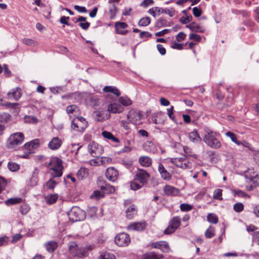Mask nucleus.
Returning <instances> with one entry per match:
<instances>
[{
	"label": "nucleus",
	"instance_id": "obj_24",
	"mask_svg": "<svg viewBox=\"0 0 259 259\" xmlns=\"http://www.w3.org/2000/svg\"><path fill=\"white\" fill-rule=\"evenodd\" d=\"M39 141L38 139L33 140L30 142L25 144L24 147L25 149L30 151H32L33 149H36L39 146Z\"/></svg>",
	"mask_w": 259,
	"mask_h": 259
},
{
	"label": "nucleus",
	"instance_id": "obj_52",
	"mask_svg": "<svg viewBox=\"0 0 259 259\" xmlns=\"http://www.w3.org/2000/svg\"><path fill=\"white\" fill-rule=\"evenodd\" d=\"M22 42L27 46H35V42L33 39L30 38H25L22 39Z\"/></svg>",
	"mask_w": 259,
	"mask_h": 259
},
{
	"label": "nucleus",
	"instance_id": "obj_35",
	"mask_svg": "<svg viewBox=\"0 0 259 259\" xmlns=\"http://www.w3.org/2000/svg\"><path fill=\"white\" fill-rule=\"evenodd\" d=\"M78 110V107L75 105H69L67 106L66 108V111L70 116H71V114H74V113H77Z\"/></svg>",
	"mask_w": 259,
	"mask_h": 259
},
{
	"label": "nucleus",
	"instance_id": "obj_3",
	"mask_svg": "<svg viewBox=\"0 0 259 259\" xmlns=\"http://www.w3.org/2000/svg\"><path fill=\"white\" fill-rule=\"evenodd\" d=\"M49 165L52 166L50 168L51 177L58 178L62 175V161L59 158L56 157L51 159Z\"/></svg>",
	"mask_w": 259,
	"mask_h": 259
},
{
	"label": "nucleus",
	"instance_id": "obj_36",
	"mask_svg": "<svg viewBox=\"0 0 259 259\" xmlns=\"http://www.w3.org/2000/svg\"><path fill=\"white\" fill-rule=\"evenodd\" d=\"M144 185L139 182L138 181H136L135 178L131 183V188L133 190H137L141 188Z\"/></svg>",
	"mask_w": 259,
	"mask_h": 259
},
{
	"label": "nucleus",
	"instance_id": "obj_48",
	"mask_svg": "<svg viewBox=\"0 0 259 259\" xmlns=\"http://www.w3.org/2000/svg\"><path fill=\"white\" fill-rule=\"evenodd\" d=\"M0 105L2 106H4L7 107L8 108H9L15 109L16 108V107L18 105V103H10V102L3 103V100L0 99Z\"/></svg>",
	"mask_w": 259,
	"mask_h": 259
},
{
	"label": "nucleus",
	"instance_id": "obj_56",
	"mask_svg": "<svg viewBox=\"0 0 259 259\" xmlns=\"http://www.w3.org/2000/svg\"><path fill=\"white\" fill-rule=\"evenodd\" d=\"M29 206L26 204H24L20 206V211L21 213L23 215L26 214L29 211Z\"/></svg>",
	"mask_w": 259,
	"mask_h": 259
},
{
	"label": "nucleus",
	"instance_id": "obj_64",
	"mask_svg": "<svg viewBox=\"0 0 259 259\" xmlns=\"http://www.w3.org/2000/svg\"><path fill=\"white\" fill-rule=\"evenodd\" d=\"M193 14L196 17H198L201 14V10L197 7H194L193 8Z\"/></svg>",
	"mask_w": 259,
	"mask_h": 259
},
{
	"label": "nucleus",
	"instance_id": "obj_30",
	"mask_svg": "<svg viewBox=\"0 0 259 259\" xmlns=\"http://www.w3.org/2000/svg\"><path fill=\"white\" fill-rule=\"evenodd\" d=\"M189 138L191 141L194 143H197L201 141V138L198 133L194 131L189 134Z\"/></svg>",
	"mask_w": 259,
	"mask_h": 259
},
{
	"label": "nucleus",
	"instance_id": "obj_28",
	"mask_svg": "<svg viewBox=\"0 0 259 259\" xmlns=\"http://www.w3.org/2000/svg\"><path fill=\"white\" fill-rule=\"evenodd\" d=\"M225 135L227 137L230 138V139L231 140V141L233 142L236 144L237 145H239V146L241 145L243 146H245V145H244V144L243 143H242L240 141H239L237 140L236 135L235 134H234L233 133L231 132H227V133H226Z\"/></svg>",
	"mask_w": 259,
	"mask_h": 259
},
{
	"label": "nucleus",
	"instance_id": "obj_47",
	"mask_svg": "<svg viewBox=\"0 0 259 259\" xmlns=\"http://www.w3.org/2000/svg\"><path fill=\"white\" fill-rule=\"evenodd\" d=\"M45 248L50 252H53L58 247V244H45Z\"/></svg>",
	"mask_w": 259,
	"mask_h": 259
},
{
	"label": "nucleus",
	"instance_id": "obj_12",
	"mask_svg": "<svg viewBox=\"0 0 259 259\" xmlns=\"http://www.w3.org/2000/svg\"><path fill=\"white\" fill-rule=\"evenodd\" d=\"M127 118L130 122L137 124L142 118V114L138 111H130L127 115Z\"/></svg>",
	"mask_w": 259,
	"mask_h": 259
},
{
	"label": "nucleus",
	"instance_id": "obj_59",
	"mask_svg": "<svg viewBox=\"0 0 259 259\" xmlns=\"http://www.w3.org/2000/svg\"><path fill=\"white\" fill-rule=\"evenodd\" d=\"M69 17L66 16H62L60 19V22L61 24H65L67 26H69L70 24L68 23V20H69Z\"/></svg>",
	"mask_w": 259,
	"mask_h": 259
},
{
	"label": "nucleus",
	"instance_id": "obj_49",
	"mask_svg": "<svg viewBox=\"0 0 259 259\" xmlns=\"http://www.w3.org/2000/svg\"><path fill=\"white\" fill-rule=\"evenodd\" d=\"M214 235V229L213 227L210 226L205 231V235L206 238H210Z\"/></svg>",
	"mask_w": 259,
	"mask_h": 259
},
{
	"label": "nucleus",
	"instance_id": "obj_10",
	"mask_svg": "<svg viewBox=\"0 0 259 259\" xmlns=\"http://www.w3.org/2000/svg\"><path fill=\"white\" fill-rule=\"evenodd\" d=\"M149 177L150 175L146 170L143 169H138L135 178L136 181H138L139 182L144 185L147 183Z\"/></svg>",
	"mask_w": 259,
	"mask_h": 259
},
{
	"label": "nucleus",
	"instance_id": "obj_11",
	"mask_svg": "<svg viewBox=\"0 0 259 259\" xmlns=\"http://www.w3.org/2000/svg\"><path fill=\"white\" fill-rule=\"evenodd\" d=\"M147 226L145 221L133 222L130 223L126 227L129 231H142L145 230Z\"/></svg>",
	"mask_w": 259,
	"mask_h": 259
},
{
	"label": "nucleus",
	"instance_id": "obj_60",
	"mask_svg": "<svg viewBox=\"0 0 259 259\" xmlns=\"http://www.w3.org/2000/svg\"><path fill=\"white\" fill-rule=\"evenodd\" d=\"M154 1L153 0H144L140 4V6L146 8L149 5H151L153 4Z\"/></svg>",
	"mask_w": 259,
	"mask_h": 259
},
{
	"label": "nucleus",
	"instance_id": "obj_54",
	"mask_svg": "<svg viewBox=\"0 0 259 259\" xmlns=\"http://www.w3.org/2000/svg\"><path fill=\"white\" fill-rule=\"evenodd\" d=\"M222 190L218 189L214 191L213 194V198L215 199L222 200L223 198L222 197Z\"/></svg>",
	"mask_w": 259,
	"mask_h": 259
},
{
	"label": "nucleus",
	"instance_id": "obj_40",
	"mask_svg": "<svg viewBox=\"0 0 259 259\" xmlns=\"http://www.w3.org/2000/svg\"><path fill=\"white\" fill-rule=\"evenodd\" d=\"M88 170L85 168H80L77 172V176L78 179H82L87 176Z\"/></svg>",
	"mask_w": 259,
	"mask_h": 259
},
{
	"label": "nucleus",
	"instance_id": "obj_38",
	"mask_svg": "<svg viewBox=\"0 0 259 259\" xmlns=\"http://www.w3.org/2000/svg\"><path fill=\"white\" fill-rule=\"evenodd\" d=\"M25 122L35 124L38 122L39 120L34 116H25L24 117Z\"/></svg>",
	"mask_w": 259,
	"mask_h": 259
},
{
	"label": "nucleus",
	"instance_id": "obj_43",
	"mask_svg": "<svg viewBox=\"0 0 259 259\" xmlns=\"http://www.w3.org/2000/svg\"><path fill=\"white\" fill-rule=\"evenodd\" d=\"M8 167L11 171H16L20 168V165L16 162H9L8 164Z\"/></svg>",
	"mask_w": 259,
	"mask_h": 259
},
{
	"label": "nucleus",
	"instance_id": "obj_4",
	"mask_svg": "<svg viewBox=\"0 0 259 259\" xmlns=\"http://www.w3.org/2000/svg\"><path fill=\"white\" fill-rule=\"evenodd\" d=\"M68 215L72 222H77L84 219L85 213L79 207L74 206L68 212Z\"/></svg>",
	"mask_w": 259,
	"mask_h": 259
},
{
	"label": "nucleus",
	"instance_id": "obj_33",
	"mask_svg": "<svg viewBox=\"0 0 259 259\" xmlns=\"http://www.w3.org/2000/svg\"><path fill=\"white\" fill-rule=\"evenodd\" d=\"M22 200V198L19 197L11 198L5 201V204L8 206L15 205L20 203Z\"/></svg>",
	"mask_w": 259,
	"mask_h": 259
},
{
	"label": "nucleus",
	"instance_id": "obj_8",
	"mask_svg": "<svg viewBox=\"0 0 259 259\" xmlns=\"http://www.w3.org/2000/svg\"><path fill=\"white\" fill-rule=\"evenodd\" d=\"M170 161L179 167L184 169L189 168L190 167V163L186 155H183L181 157L171 158H170Z\"/></svg>",
	"mask_w": 259,
	"mask_h": 259
},
{
	"label": "nucleus",
	"instance_id": "obj_6",
	"mask_svg": "<svg viewBox=\"0 0 259 259\" xmlns=\"http://www.w3.org/2000/svg\"><path fill=\"white\" fill-rule=\"evenodd\" d=\"M24 136L22 133H16L12 134L9 139L8 146L9 148H15L22 143Z\"/></svg>",
	"mask_w": 259,
	"mask_h": 259
},
{
	"label": "nucleus",
	"instance_id": "obj_16",
	"mask_svg": "<svg viewBox=\"0 0 259 259\" xmlns=\"http://www.w3.org/2000/svg\"><path fill=\"white\" fill-rule=\"evenodd\" d=\"M158 171L160 177L163 180L168 181L171 178V175L167 171L162 164L160 163L158 167Z\"/></svg>",
	"mask_w": 259,
	"mask_h": 259
},
{
	"label": "nucleus",
	"instance_id": "obj_15",
	"mask_svg": "<svg viewBox=\"0 0 259 259\" xmlns=\"http://www.w3.org/2000/svg\"><path fill=\"white\" fill-rule=\"evenodd\" d=\"M22 96L21 89L19 88L13 89L7 93V96L10 99L18 101Z\"/></svg>",
	"mask_w": 259,
	"mask_h": 259
},
{
	"label": "nucleus",
	"instance_id": "obj_62",
	"mask_svg": "<svg viewBox=\"0 0 259 259\" xmlns=\"http://www.w3.org/2000/svg\"><path fill=\"white\" fill-rule=\"evenodd\" d=\"M167 111L169 117L174 120L175 119V116L174 115V106H171L169 109H167Z\"/></svg>",
	"mask_w": 259,
	"mask_h": 259
},
{
	"label": "nucleus",
	"instance_id": "obj_23",
	"mask_svg": "<svg viewBox=\"0 0 259 259\" xmlns=\"http://www.w3.org/2000/svg\"><path fill=\"white\" fill-rule=\"evenodd\" d=\"M139 162L142 166L149 167L151 165L152 160L150 157L142 156L139 158Z\"/></svg>",
	"mask_w": 259,
	"mask_h": 259
},
{
	"label": "nucleus",
	"instance_id": "obj_2",
	"mask_svg": "<svg viewBox=\"0 0 259 259\" xmlns=\"http://www.w3.org/2000/svg\"><path fill=\"white\" fill-rule=\"evenodd\" d=\"M84 244H74L69 246L70 253L74 256L79 258L84 257L87 255L88 250H91V246H85Z\"/></svg>",
	"mask_w": 259,
	"mask_h": 259
},
{
	"label": "nucleus",
	"instance_id": "obj_18",
	"mask_svg": "<svg viewBox=\"0 0 259 259\" xmlns=\"http://www.w3.org/2000/svg\"><path fill=\"white\" fill-rule=\"evenodd\" d=\"M128 26L127 24L123 22H116L115 23L116 33L119 34L125 35L127 33V30L123 29Z\"/></svg>",
	"mask_w": 259,
	"mask_h": 259
},
{
	"label": "nucleus",
	"instance_id": "obj_51",
	"mask_svg": "<svg viewBox=\"0 0 259 259\" xmlns=\"http://www.w3.org/2000/svg\"><path fill=\"white\" fill-rule=\"evenodd\" d=\"M180 208L182 211H188L191 210L193 207L190 204L187 203H182L180 205Z\"/></svg>",
	"mask_w": 259,
	"mask_h": 259
},
{
	"label": "nucleus",
	"instance_id": "obj_17",
	"mask_svg": "<svg viewBox=\"0 0 259 259\" xmlns=\"http://www.w3.org/2000/svg\"><path fill=\"white\" fill-rule=\"evenodd\" d=\"M244 175L249 181L259 180V174L254 171L253 168H248L245 171Z\"/></svg>",
	"mask_w": 259,
	"mask_h": 259
},
{
	"label": "nucleus",
	"instance_id": "obj_31",
	"mask_svg": "<svg viewBox=\"0 0 259 259\" xmlns=\"http://www.w3.org/2000/svg\"><path fill=\"white\" fill-rule=\"evenodd\" d=\"M102 136L104 138L111 140L114 142L118 143L119 140L118 138L114 137L112 133L107 131H103L102 133Z\"/></svg>",
	"mask_w": 259,
	"mask_h": 259
},
{
	"label": "nucleus",
	"instance_id": "obj_42",
	"mask_svg": "<svg viewBox=\"0 0 259 259\" xmlns=\"http://www.w3.org/2000/svg\"><path fill=\"white\" fill-rule=\"evenodd\" d=\"M99 102V99L97 96H92L89 98V103L91 106H97Z\"/></svg>",
	"mask_w": 259,
	"mask_h": 259
},
{
	"label": "nucleus",
	"instance_id": "obj_34",
	"mask_svg": "<svg viewBox=\"0 0 259 259\" xmlns=\"http://www.w3.org/2000/svg\"><path fill=\"white\" fill-rule=\"evenodd\" d=\"M58 196L56 194H50L45 197V200L48 204H52L56 202Z\"/></svg>",
	"mask_w": 259,
	"mask_h": 259
},
{
	"label": "nucleus",
	"instance_id": "obj_37",
	"mask_svg": "<svg viewBox=\"0 0 259 259\" xmlns=\"http://www.w3.org/2000/svg\"><path fill=\"white\" fill-rule=\"evenodd\" d=\"M98 259H116L115 255L109 252H103L101 253Z\"/></svg>",
	"mask_w": 259,
	"mask_h": 259
},
{
	"label": "nucleus",
	"instance_id": "obj_45",
	"mask_svg": "<svg viewBox=\"0 0 259 259\" xmlns=\"http://www.w3.org/2000/svg\"><path fill=\"white\" fill-rule=\"evenodd\" d=\"M150 22L151 19L150 17H146L141 19L138 23V24L139 26H146L148 25L150 23Z\"/></svg>",
	"mask_w": 259,
	"mask_h": 259
},
{
	"label": "nucleus",
	"instance_id": "obj_50",
	"mask_svg": "<svg viewBox=\"0 0 259 259\" xmlns=\"http://www.w3.org/2000/svg\"><path fill=\"white\" fill-rule=\"evenodd\" d=\"M120 125L126 131V134L131 132V128L128 125V122L125 120H121L120 121Z\"/></svg>",
	"mask_w": 259,
	"mask_h": 259
},
{
	"label": "nucleus",
	"instance_id": "obj_13",
	"mask_svg": "<svg viewBox=\"0 0 259 259\" xmlns=\"http://www.w3.org/2000/svg\"><path fill=\"white\" fill-rule=\"evenodd\" d=\"M124 109L123 107H122L120 104L117 103L110 104L107 107V110L108 112L114 114L122 113Z\"/></svg>",
	"mask_w": 259,
	"mask_h": 259
},
{
	"label": "nucleus",
	"instance_id": "obj_9",
	"mask_svg": "<svg viewBox=\"0 0 259 259\" xmlns=\"http://www.w3.org/2000/svg\"><path fill=\"white\" fill-rule=\"evenodd\" d=\"M181 222V220L179 217L176 216L172 218L169 222L168 227L164 230V233L170 234L175 232L180 226Z\"/></svg>",
	"mask_w": 259,
	"mask_h": 259
},
{
	"label": "nucleus",
	"instance_id": "obj_19",
	"mask_svg": "<svg viewBox=\"0 0 259 259\" xmlns=\"http://www.w3.org/2000/svg\"><path fill=\"white\" fill-rule=\"evenodd\" d=\"M115 243H130L131 239L128 234L126 233H121L117 234L114 239Z\"/></svg>",
	"mask_w": 259,
	"mask_h": 259
},
{
	"label": "nucleus",
	"instance_id": "obj_29",
	"mask_svg": "<svg viewBox=\"0 0 259 259\" xmlns=\"http://www.w3.org/2000/svg\"><path fill=\"white\" fill-rule=\"evenodd\" d=\"M103 91L106 93H112L117 97L120 95L119 91L113 86H106L103 88Z\"/></svg>",
	"mask_w": 259,
	"mask_h": 259
},
{
	"label": "nucleus",
	"instance_id": "obj_32",
	"mask_svg": "<svg viewBox=\"0 0 259 259\" xmlns=\"http://www.w3.org/2000/svg\"><path fill=\"white\" fill-rule=\"evenodd\" d=\"M118 101L122 105L128 106L132 104V101L127 96H122L118 98Z\"/></svg>",
	"mask_w": 259,
	"mask_h": 259
},
{
	"label": "nucleus",
	"instance_id": "obj_55",
	"mask_svg": "<svg viewBox=\"0 0 259 259\" xmlns=\"http://www.w3.org/2000/svg\"><path fill=\"white\" fill-rule=\"evenodd\" d=\"M250 181L252 182V184H248L246 185V188L249 191H251V190H253L258 185V183H257L256 180H253V181Z\"/></svg>",
	"mask_w": 259,
	"mask_h": 259
},
{
	"label": "nucleus",
	"instance_id": "obj_46",
	"mask_svg": "<svg viewBox=\"0 0 259 259\" xmlns=\"http://www.w3.org/2000/svg\"><path fill=\"white\" fill-rule=\"evenodd\" d=\"M207 221L212 224H217L218 222L217 216L213 213H209L207 216Z\"/></svg>",
	"mask_w": 259,
	"mask_h": 259
},
{
	"label": "nucleus",
	"instance_id": "obj_21",
	"mask_svg": "<svg viewBox=\"0 0 259 259\" xmlns=\"http://www.w3.org/2000/svg\"><path fill=\"white\" fill-rule=\"evenodd\" d=\"M163 191L166 195L169 196H177L180 192L178 189L169 185L165 186Z\"/></svg>",
	"mask_w": 259,
	"mask_h": 259
},
{
	"label": "nucleus",
	"instance_id": "obj_57",
	"mask_svg": "<svg viewBox=\"0 0 259 259\" xmlns=\"http://www.w3.org/2000/svg\"><path fill=\"white\" fill-rule=\"evenodd\" d=\"M10 118V115L8 113H3L0 114V121L7 122Z\"/></svg>",
	"mask_w": 259,
	"mask_h": 259
},
{
	"label": "nucleus",
	"instance_id": "obj_27",
	"mask_svg": "<svg viewBox=\"0 0 259 259\" xmlns=\"http://www.w3.org/2000/svg\"><path fill=\"white\" fill-rule=\"evenodd\" d=\"M186 27L189 28L191 31L194 32H203L204 31L203 28L195 22H192L186 25Z\"/></svg>",
	"mask_w": 259,
	"mask_h": 259
},
{
	"label": "nucleus",
	"instance_id": "obj_25",
	"mask_svg": "<svg viewBox=\"0 0 259 259\" xmlns=\"http://www.w3.org/2000/svg\"><path fill=\"white\" fill-rule=\"evenodd\" d=\"M126 217L128 219H132L137 213V210L134 205L132 204L125 211Z\"/></svg>",
	"mask_w": 259,
	"mask_h": 259
},
{
	"label": "nucleus",
	"instance_id": "obj_1",
	"mask_svg": "<svg viewBox=\"0 0 259 259\" xmlns=\"http://www.w3.org/2000/svg\"><path fill=\"white\" fill-rule=\"evenodd\" d=\"M219 133L211 130H207L203 138L204 143L213 149H218L221 147V143L217 139Z\"/></svg>",
	"mask_w": 259,
	"mask_h": 259
},
{
	"label": "nucleus",
	"instance_id": "obj_39",
	"mask_svg": "<svg viewBox=\"0 0 259 259\" xmlns=\"http://www.w3.org/2000/svg\"><path fill=\"white\" fill-rule=\"evenodd\" d=\"M54 178H51L48 181L46 184V186L48 189L53 190L55 188L57 183L53 179Z\"/></svg>",
	"mask_w": 259,
	"mask_h": 259
},
{
	"label": "nucleus",
	"instance_id": "obj_44",
	"mask_svg": "<svg viewBox=\"0 0 259 259\" xmlns=\"http://www.w3.org/2000/svg\"><path fill=\"white\" fill-rule=\"evenodd\" d=\"M101 189L105 192L109 193H112L115 191V188L113 186L107 184H105V186H101Z\"/></svg>",
	"mask_w": 259,
	"mask_h": 259
},
{
	"label": "nucleus",
	"instance_id": "obj_53",
	"mask_svg": "<svg viewBox=\"0 0 259 259\" xmlns=\"http://www.w3.org/2000/svg\"><path fill=\"white\" fill-rule=\"evenodd\" d=\"M162 13L168 14L170 17H172L175 14V10L174 8L162 9Z\"/></svg>",
	"mask_w": 259,
	"mask_h": 259
},
{
	"label": "nucleus",
	"instance_id": "obj_58",
	"mask_svg": "<svg viewBox=\"0 0 259 259\" xmlns=\"http://www.w3.org/2000/svg\"><path fill=\"white\" fill-rule=\"evenodd\" d=\"M234 209L236 212H241L243 210L244 206L241 203H237L234 205Z\"/></svg>",
	"mask_w": 259,
	"mask_h": 259
},
{
	"label": "nucleus",
	"instance_id": "obj_63",
	"mask_svg": "<svg viewBox=\"0 0 259 259\" xmlns=\"http://www.w3.org/2000/svg\"><path fill=\"white\" fill-rule=\"evenodd\" d=\"M192 19V17L191 16H188L186 17H182L180 19V22L183 24H187L190 22Z\"/></svg>",
	"mask_w": 259,
	"mask_h": 259
},
{
	"label": "nucleus",
	"instance_id": "obj_20",
	"mask_svg": "<svg viewBox=\"0 0 259 259\" xmlns=\"http://www.w3.org/2000/svg\"><path fill=\"white\" fill-rule=\"evenodd\" d=\"M62 141L58 137L53 138L49 143V148L53 150L59 149L62 145Z\"/></svg>",
	"mask_w": 259,
	"mask_h": 259
},
{
	"label": "nucleus",
	"instance_id": "obj_26",
	"mask_svg": "<svg viewBox=\"0 0 259 259\" xmlns=\"http://www.w3.org/2000/svg\"><path fill=\"white\" fill-rule=\"evenodd\" d=\"M151 247L159 249L163 252H169L170 250L168 244H151Z\"/></svg>",
	"mask_w": 259,
	"mask_h": 259
},
{
	"label": "nucleus",
	"instance_id": "obj_14",
	"mask_svg": "<svg viewBox=\"0 0 259 259\" xmlns=\"http://www.w3.org/2000/svg\"><path fill=\"white\" fill-rule=\"evenodd\" d=\"M118 175V171L113 167H110L106 169V177L109 181L114 182Z\"/></svg>",
	"mask_w": 259,
	"mask_h": 259
},
{
	"label": "nucleus",
	"instance_id": "obj_61",
	"mask_svg": "<svg viewBox=\"0 0 259 259\" xmlns=\"http://www.w3.org/2000/svg\"><path fill=\"white\" fill-rule=\"evenodd\" d=\"M186 36V35L183 32H179L176 35V39L178 41H181L183 40Z\"/></svg>",
	"mask_w": 259,
	"mask_h": 259
},
{
	"label": "nucleus",
	"instance_id": "obj_5",
	"mask_svg": "<svg viewBox=\"0 0 259 259\" xmlns=\"http://www.w3.org/2000/svg\"><path fill=\"white\" fill-rule=\"evenodd\" d=\"M88 125V121L81 116L76 117L73 119L71 122V127L73 130L83 132Z\"/></svg>",
	"mask_w": 259,
	"mask_h": 259
},
{
	"label": "nucleus",
	"instance_id": "obj_41",
	"mask_svg": "<svg viewBox=\"0 0 259 259\" xmlns=\"http://www.w3.org/2000/svg\"><path fill=\"white\" fill-rule=\"evenodd\" d=\"M143 148L145 150L148 152H151L154 149V144L153 142L150 141H147L144 143Z\"/></svg>",
	"mask_w": 259,
	"mask_h": 259
},
{
	"label": "nucleus",
	"instance_id": "obj_22",
	"mask_svg": "<svg viewBox=\"0 0 259 259\" xmlns=\"http://www.w3.org/2000/svg\"><path fill=\"white\" fill-rule=\"evenodd\" d=\"M163 255L153 251L146 252L142 255L143 259H162Z\"/></svg>",
	"mask_w": 259,
	"mask_h": 259
},
{
	"label": "nucleus",
	"instance_id": "obj_7",
	"mask_svg": "<svg viewBox=\"0 0 259 259\" xmlns=\"http://www.w3.org/2000/svg\"><path fill=\"white\" fill-rule=\"evenodd\" d=\"M88 151L93 157H99L102 154L104 150L101 145L92 142L88 145Z\"/></svg>",
	"mask_w": 259,
	"mask_h": 259
}]
</instances>
